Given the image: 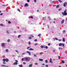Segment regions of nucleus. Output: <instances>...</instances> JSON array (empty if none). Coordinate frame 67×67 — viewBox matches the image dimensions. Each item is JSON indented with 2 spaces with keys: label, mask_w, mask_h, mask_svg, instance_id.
I'll return each instance as SVG.
<instances>
[{
  "label": "nucleus",
  "mask_w": 67,
  "mask_h": 67,
  "mask_svg": "<svg viewBox=\"0 0 67 67\" xmlns=\"http://www.w3.org/2000/svg\"><path fill=\"white\" fill-rule=\"evenodd\" d=\"M0 25H1V26H4V25H3V24H0Z\"/></svg>",
  "instance_id": "19"
},
{
  "label": "nucleus",
  "mask_w": 67,
  "mask_h": 67,
  "mask_svg": "<svg viewBox=\"0 0 67 67\" xmlns=\"http://www.w3.org/2000/svg\"><path fill=\"white\" fill-rule=\"evenodd\" d=\"M17 10L18 11H19V12H20V10L19 9H17Z\"/></svg>",
  "instance_id": "42"
},
{
  "label": "nucleus",
  "mask_w": 67,
  "mask_h": 67,
  "mask_svg": "<svg viewBox=\"0 0 67 67\" xmlns=\"http://www.w3.org/2000/svg\"><path fill=\"white\" fill-rule=\"evenodd\" d=\"M58 40L60 42L62 41V40Z\"/></svg>",
  "instance_id": "48"
},
{
  "label": "nucleus",
  "mask_w": 67,
  "mask_h": 67,
  "mask_svg": "<svg viewBox=\"0 0 67 67\" xmlns=\"http://www.w3.org/2000/svg\"><path fill=\"white\" fill-rule=\"evenodd\" d=\"M48 46H49V45H51V43H49L48 44Z\"/></svg>",
  "instance_id": "47"
},
{
  "label": "nucleus",
  "mask_w": 67,
  "mask_h": 67,
  "mask_svg": "<svg viewBox=\"0 0 67 67\" xmlns=\"http://www.w3.org/2000/svg\"><path fill=\"white\" fill-rule=\"evenodd\" d=\"M5 61L6 62H9V60L8 59L6 58V59Z\"/></svg>",
  "instance_id": "9"
},
{
  "label": "nucleus",
  "mask_w": 67,
  "mask_h": 67,
  "mask_svg": "<svg viewBox=\"0 0 67 67\" xmlns=\"http://www.w3.org/2000/svg\"><path fill=\"white\" fill-rule=\"evenodd\" d=\"M28 6H29V4L27 3H26L24 5V7H28Z\"/></svg>",
  "instance_id": "7"
},
{
  "label": "nucleus",
  "mask_w": 67,
  "mask_h": 67,
  "mask_svg": "<svg viewBox=\"0 0 67 67\" xmlns=\"http://www.w3.org/2000/svg\"><path fill=\"white\" fill-rule=\"evenodd\" d=\"M29 39H31V38H32V37H29Z\"/></svg>",
  "instance_id": "54"
},
{
  "label": "nucleus",
  "mask_w": 67,
  "mask_h": 67,
  "mask_svg": "<svg viewBox=\"0 0 67 67\" xmlns=\"http://www.w3.org/2000/svg\"><path fill=\"white\" fill-rule=\"evenodd\" d=\"M5 44L4 43H2V46L4 47L5 46Z\"/></svg>",
  "instance_id": "5"
},
{
  "label": "nucleus",
  "mask_w": 67,
  "mask_h": 67,
  "mask_svg": "<svg viewBox=\"0 0 67 67\" xmlns=\"http://www.w3.org/2000/svg\"><path fill=\"white\" fill-rule=\"evenodd\" d=\"M25 53L22 54V55H25Z\"/></svg>",
  "instance_id": "56"
},
{
  "label": "nucleus",
  "mask_w": 67,
  "mask_h": 67,
  "mask_svg": "<svg viewBox=\"0 0 67 67\" xmlns=\"http://www.w3.org/2000/svg\"><path fill=\"white\" fill-rule=\"evenodd\" d=\"M60 56H59L58 57V58H60Z\"/></svg>",
  "instance_id": "60"
},
{
  "label": "nucleus",
  "mask_w": 67,
  "mask_h": 67,
  "mask_svg": "<svg viewBox=\"0 0 67 67\" xmlns=\"http://www.w3.org/2000/svg\"><path fill=\"white\" fill-rule=\"evenodd\" d=\"M29 51H31V48H30V49H29Z\"/></svg>",
  "instance_id": "62"
},
{
  "label": "nucleus",
  "mask_w": 67,
  "mask_h": 67,
  "mask_svg": "<svg viewBox=\"0 0 67 67\" xmlns=\"http://www.w3.org/2000/svg\"><path fill=\"white\" fill-rule=\"evenodd\" d=\"M35 65H38V63H35Z\"/></svg>",
  "instance_id": "23"
},
{
  "label": "nucleus",
  "mask_w": 67,
  "mask_h": 67,
  "mask_svg": "<svg viewBox=\"0 0 67 67\" xmlns=\"http://www.w3.org/2000/svg\"><path fill=\"white\" fill-rule=\"evenodd\" d=\"M45 62H46V63H47V62H48V61H47V60H46Z\"/></svg>",
  "instance_id": "24"
},
{
  "label": "nucleus",
  "mask_w": 67,
  "mask_h": 67,
  "mask_svg": "<svg viewBox=\"0 0 67 67\" xmlns=\"http://www.w3.org/2000/svg\"><path fill=\"white\" fill-rule=\"evenodd\" d=\"M66 21H67V18H66Z\"/></svg>",
  "instance_id": "64"
},
{
  "label": "nucleus",
  "mask_w": 67,
  "mask_h": 67,
  "mask_svg": "<svg viewBox=\"0 0 67 67\" xmlns=\"http://www.w3.org/2000/svg\"><path fill=\"white\" fill-rule=\"evenodd\" d=\"M19 66L20 67H23V65H22V64H21L20 65H19Z\"/></svg>",
  "instance_id": "15"
},
{
  "label": "nucleus",
  "mask_w": 67,
  "mask_h": 67,
  "mask_svg": "<svg viewBox=\"0 0 67 67\" xmlns=\"http://www.w3.org/2000/svg\"><path fill=\"white\" fill-rule=\"evenodd\" d=\"M6 64V63H5V62H3V64Z\"/></svg>",
  "instance_id": "36"
},
{
  "label": "nucleus",
  "mask_w": 67,
  "mask_h": 67,
  "mask_svg": "<svg viewBox=\"0 0 67 67\" xmlns=\"http://www.w3.org/2000/svg\"><path fill=\"white\" fill-rule=\"evenodd\" d=\"M2 67H6V66L5 65H2Z\"/></svg>",
  "instance_id": "22"
},
{
  "label": "nucleus",
  "mask_w": 67,
  "mask_h": 67,
  "mask_svg": "<svg viewBox=\"0 0 67 67\" xmlns=\"http://www.w3.org/2000/svg\"><path fill=\"white\" fill-rule=\"evenodd\" d=\"M29 48H30V47H28L27 48V49H29Z\"/></svg>",
  "instance_id": "51"
},
{
  "label": "nucleus",
  "mask_w": 67,
  "mask_h": 67,
  "mask_svg": "<svg viewBox=\"0 0 67 67\" xmlns=\"http://www.w3.org/2000/svg\"><path fill=\"white\" fill-rule=\"evenodd\" d=\"M37 45V44H35V45L36 46V45Z\"/></svg>",
  "instance_id": "63"
},
{
  "label": "nucleus",
  "mask_w": 67,
  "mask_h": 67,
  "mask_svg": "<svg viewBox=\"0 0 67 67\" xmlns=\"http://www.w3.org/2000/svg\"><path fill=\"white\" fill-rule=\"evenodd\" d=\"M64 7H66V4H65V3H64Z\"/></svg>",
  "instance_id": "34"
},
{
  "label": "nucleus",
  "mask_w": 67,
  "mask_h": 67,
  "mask_svg": "<svg viewBox=\"0 0 67 67\" xmlns=\"http://www.w3.org/2000/svg\"><path fill=\"white\" fill-rule=\"evenodd\" d=\"M3 15V13H2L0 14V15Z\"/></svg>",
  "instance_id": "53"
},
{
  "label": "nucleus",
  "mask_w": 67,
  "mask_h": 67,
  "mask_svg": "<svg viewBox=\"0 0 67 67\" xmlns=\"http://www.w3.org/2000/svg\"><path fill=\"white\" fill-rule=\"evenodd\" d=\"M27 1L28 2H30V0H27Z\"/></svg>",
  "instance_id": "45"
},
{
  "label": "nucleus",
  "mask_w": 67,
  "mask_h": 67,
  "mask_svg": "<svg viewBox=\"0 0 67 67\" xmlns=\"http://www.w3.org/2000/svg\"><path fill=\"white\" fill-rule=\"evenodd\" d=\"M43 65L44 66V65H45V64H44V63H43Z\"/></svg>",
  "instance_id": "61"
},
{
  "label": "nucleus",
  "mask_w": 67,
  "mask_h": 67,
  "mask_svg": "<svg viewBox=\"0 0 67 67\" xmlns=\"http://www.w3.org/2000/svg\"><path fill=\"white\" fill-rule=\"evenodd\" d=\"M31 51H34V49L30 48Z\"/></svg>",
  "instance_id": "28"
},
{
  "label": "nucleus",
  "mask_w": 67,
  "mask_h": 67,
  "mask_svg": "<svg viewBox=\"0 0 67 67\" xmlns=\"http://www.w3.org/2000/svg\"><path fill=\"white\" fill-rule=\"evenodd\" d=\"M3 62H5V61L6 60V59H3Z\"/></svg>",
  "instance_id": "20"
},
{
  "label": "nucleus",
  "mask_w": 67,
  "mask_h": 67,
  "mask_svg": "<svg viewBox=\"0 0 67 67\" xmlns=\"http://www.w3.org/2000/svg\"><path fill=\"white\" fill-rule=\"evenodd\" d=\"M59 5H58L56 6V8L57 9L58 8H59Z\"/></svg>",
  "instance_id": "17"
},
{
  "label": "nucleus",
  "mask_w": 67,
  "mask_h": 67,
  "mask_svg": "<svg viewBox=\"0 0 67 67\" xmlns=\"http://www.w3.org/2000/svg\"><path fill=\"white\" fill-rule=\"evenodd\" d=\"M59 49H61V48L60 47H59Z\"/></svg>",
  "instance_id": "58"
},
{
  "label": "nucleus",
  "mask_w": 67,
  "mask_h": 67,
  "mask_svg": "<svg viewBox=\"0 0 67 67\" xmlns=\"http://www.w3.org/2000/svg\"><path fill=\"white\" fill-rule=\"evenodd\" d=\"M37 39H35L34 40V41H35V42H37Z\"/></svg>",
  "instance_id": "41"
},
{
  "label": "nucleus",
  "mask_w": 67,
  "mask_h": 67,
  "mask_svg": "<svg viewBox=\"0 0 67 67\" xmlns=\"http://www.w3.org/2000/svg\"><path fill=\"white\" fill-rule=\"evenodd\" d=\"M30 18H31V19H33V16H31L30 17Z\"/></svg>",
  "instance_id": "43"
},
{
  "label": "nucleus",
  "mask_w": 67,
  "mask_h": 67,
  "mask_svg": "<svg viewBox=\"0 0 67 67\" xmlns=\"http://www.w3.org/2000/svg\"><path fill=\"white\" fill-rule=\"evenodd\" d=\"M45 48H46V49H47V48H48V47H47V46H46L45 47Z\"/></svg>",
  "instance_id": "33"
},
{
  "label": "nucleus",
  "mask_w": 67,
  "mask_h": 67,
  "mask_svg": "<svg viewBox=\"0 0 67 67\" xmlns=\"http://www.w3.org/2000/svg\"><path fill=\"white\" fill-rule=\"evenodd\" d=\"M30 44H31V42L30 41H29V45H30Z\"/></svg>",
  "instance_id": "27"
},
{
  "label": "nucleus",
  "mask_w": 67,
  "mask_h": 67,
  "mask_svg": "<svg viewBox=\"0 0 67 67\" xmlns=\"http://www.w3.org/2000/svg\"><path fill=\"white\" fill-rule=\"evenodd\" d=\"M23 64L24 65H26V63H25V62H23Z\"/></svg>",
  "instance_id": "38"
},
{
  "label": "nucleus",
  "mask_w": 67,
  "mask_h": 67,
  "mask_svg": "<svg viewBox=\"0 0 67 67\" xmlns=\"http://www.w3.org/2000/svg\"><path fill=\"white\" fill-rule=\"evenodd\" d=\"M41 35V34H39L38 35V36H39V37H40V36Z\"/></svg>",
  "instance_id": "44"
},
{
  "label": "nucleus",
  "mask_w": 67,
  "mask_h": 67,
  "mask_svg": "<svg viewBox=\"0 0 67 67\" xmlns=\"http://www.w3.org/2000/svg\"><path fill=\"white\" fill-rule=\"evenodd\" d=\"M32 66H33V64H31L29 65V67H32Z\"/></svg>",
  "instance_id": "8"
},
{
  "label": "nucleus",
  "mask_w": 67,
  "mask_h": 67,
  "mask_svg": "<svg viewBox=\"0 0 67 67\" xmlns=\"http://www.w3.org/2000/svg\"><path fill=\"white\" fill-rule=\"evenodd\" d=\"M64 23V19L61 22V23L62 24H63V23Z\"/></svg>",
  "instance_id": "10"
},
{
  "label": "nucleus",
  "mask_w": 67,
  "mask_h": 67,
  "mask_svg": "<svg viewBox=\"0 0 67 67\" xmlns=\"http://www.w3.org/2000/svg\"><path fill=\"white\" fill-rule=\"evenodd\" d=\"M62 14H63V15H67V13L66 12V10H65L64 12V13L63 12L62 13Z\"/></svg>",
  "instance_id": "1"
},
{
  "label": "nucleus",
  "mask_w": 67,
  "mask_h": 67,
  "mask_svg": "<svg viewBox=\"0 0 67 67\" xmlns=\"http://www.w3.org/2000/svg\"><path fill=\"white\" fill-rule=\"evenodd\" d=\"M55 38V39L56 40H58V39H57V38Z\"/></svg>",
  "instance_id": "55"
},
{
  "label": "nucleus",
  "mask_w": 67,
  "mask_h": 67,
  "mask_svg": "<svg viewBox=\"0 0 67 67\" xmlns=\"http://www.w3.org/2000/svg\"><path fill=\"white\" fill-rule=\"evenodd\" d=\"M62 10V8H60L58 9V11H61Z\"/></svg>",
  "instance_id": "35"
},
{
  "label": "nucleus",
  "mask_w": 67,
  "mask_h": 67,
  "mask_svg": "<svg viewBox=\"0 0 67 67\" xmlns=\"http://www.w3.org/2000/svg\"><path fill=\"white\" fill-rule=\"evenodd\" d=\"M65 3V4H67V2H65V3Z\"/></svg>",
  "instance_id": "59"
},
{
  "label": "nucleus",
  "mask_w": 67,
  "mask_h": 67,
  "mask_svg": "<svg viewBox=\"0 0 67 67\" xmlns=\"http://www.w3.org/2000/svg\"><path fill=\"white\" fill-rule=\"evenodd\" d=\"M44 54V53H43V52H41L40 53V55H42V54Z\"/></svg>",
  "instance_id": "26"
},
{
  "label": "nucleus",
  "mask_w": 67,
  "mask_h": 67,
  "mask_svg": "<svg viewBox=\"0 0 67 67\" xmlns=\"http://www.w3.org/2000/svg\"><path fill=\"white\" fill-rule=\"evenodd\" d=\"M26 53H28L29 54V55H31V52H29V51H27L26 52Z\"/></svg>",
  "instance_id": "6"
},
{
  "label": "nucleus",
  "mask_w": 67,
  "mask_h": 67,
  "mask_svg": "<svg viewBox=\"0 0 67 67\" xmlns=\"http://www.w3.org/2000/svg\"><path fill=\"white\" fill-rule=\"evenodd\" d=\"M8 23L9 24H11V22L10 21H8Z\"/></svg>",
  "instance_id": "29"
},
{
  "label": "nucleus",
  "mask_w": 67,
  "mask_h": 67,
  "mask_svg": "<svg viewBox=\"0 0 67 67\" xmlns=\"http://www.w3.org/2000/svg\"><path fill=\"white\" fill-rule=\"evenodd\" d=\"M25 59L26 62H29L30 60V57L25 58Z\"/></svg>",
  "instance_id": "2"
},
{
  "label": "nucleus",
  "mask_w": 67,
  "mask_h": 67,
  "mask_svg": "<svg viewBox=\"0 0 67 67\" xmlns=\"http://www.w3.org/2000/svg\"><path fill=\"white\" fill-rule=\"evenodd\" d=\"M39 61H41V62H42V61H43V59H39Z\"/></svg>",
  "instance_id": "13"
},
{
  "label": "nucleus",
  "mask_w": 67,
  "mask_h": 67,
  "mask_svg": "<svg viewBox=\"0 0 67 67\" xmlns=\"http://www.w3.org/2000/svg\"><path fill=\"white\" fill-rule=\"evenodd\" d=\"M40 47L41 48H44V47L42 46H40Z\"/></svg>",
  "instance_id": "18"
},
{
  "label": "nucleus",
  "mask_w": 67,
  "mask_h": 67,
  "mask_svg": "<svg viewBox=\"0 0 67 67\" xmlns=\"http://www.w3.org/2000/svg\"><path fill=\"white\" fill-rule=\"evenodd\" d=\"M53 39L54 41H55V38H53Z\"/></svg>",
  "instance_id": "57"
},
{
  "label": "nucleus",
  "mask_w": 67,
  "mask_h": 67,
  "mask_svg": "<svg viewBox=\"0 0 67 67\" xmlns=\"http://www.w3.org/2000/svg\"><path fill=\"white\" fill-rule=\"evenodd\" d=\"M5 51L6 52H8V49H6V50H5Z\"/></svg>",
  "instance_id": "32"
},
{
  "label": "nucleus",
  "mask_w": 67,
  "mask_h": 67,
  "mask_svg": "<svg viewBox=\"0 0 67 67\" xmlns=\"http://www.w3.org/2000/svg\"><path fill=\"white\" fill-rule=\"evenodd\" d=\"M46 67H48V66L47 65H46Z\"/></svg>",
  "instance_id": "46"
},
{
  "label": "nucleus",
  "mask_w": 67,
  "mask_h": 67,
  "mask_svg": "<svg viewBox=\"0 0 67 67\" xmlns=\"http://www.w3.org/2000/svg\"><path fill=\"white\" fill-rule=\"evenodd\" d=\"M6 33L8 34H9V33H10V32H9V31L7 30H6Z\"/></svg>",
  "instance_id": "14"
},
{
  "label": "nucleus",
  "mask_w": 67,
  "mask_h": 67,
  "mask_svg": "<svg viewBox=\"0 0 67 67\" xmlns=\"http://www.w3.org/2000/svg\"><path fill=\"white\" fill-rule=\"evenodd\" d=\"M18 64V63L16 62H15L14 63L13 65H17Z\"/></svg>",
  "instance_id": "12"
},
{
  "label": "nucleus",
  "mask_w": 67,
  "mask_h": 67,
  "mask_svg": "<svg viewBox=\"0 0 67 67\" xmlns=\"http://www.w3.org/2000/svg\"><path fill=\"white\" fill-rule=\"evenodd\" d=\"M15 62H16V63H18V61L17 60H15Z\"/></svg>",
  "instance_id": "39"
},
{
  "label": "nucleus",
  "mask_w": 67,
  "mask_h": 67,
  "mask_svg": "<svg viewBox=\"0 0 67 67\" xmlns=\"http://www.w3.org/2000/svg\"><path fill=\"white\" fill-rule=\"evenodd\" d=\"M52 59L51 58H50L49 60V62L51 63H53V62L52 61Z\"/></svg>",
  "instance_id": "4"
},
{
  "label": "nucleus",
  "mask_w": 67,
  "mask_h": 67,
  "mask_svg": "<svg viewBox=\"0 0 67 67\" xmlns=\"http://www.w3.org/2000/svg\"><path fill=\"white\" fill-rule=\"evenodd\" d=\"M34 1L35 3H36V0H34Z\"/></svg>",
  "instance_id": "40"
},
{
  "label": "nucleus",
  "mask_w": 67,
  "mask_h": 67,
  "mask_svg": "<svg viewBox=\"0 0 67 67\" xmlns=\"http://www.w3.org/2000/svg\"><path fill=\"white\" fill-rule=\"evenodd\" d=\"M15 52H17V53H18V54H19V52H18V51L17 50H15Z\"/></svg>",
  "instance_id": "37"
},
{
  "label": "nucleus",
  "mask_w": 67,
  "mask_h": 67,
  "mask_svg": "<svg viewBox=\"0 0 67 67\" xmlns=\"http://www.w3.org/2000/svg\"><path fill=\"white\" fill-rule=\"evenodd\" d=\"M62 62L63 64H64V63H65V61H64V60H62Z\"/></svg>",
  "instance_id": "16"
},
{
  "label": "nucleus",
  "mask_w": 67,
  "mask_h": 67,
  "mask_svg": "<svg viewBox=\"0 0 67 67\" xmlns=\"http://www.w3.org/2000/svg\"><path fill=\"white\" fill-rule=\"evenodd\" d=\"M21 60H22V61H23V60H24V59H23V58H22V59H21Z\"/></svg>",
  "instance_id": "49"
},
{
  "label": "nucleus",
  "mask_w": 67,
  "mask_h": 67,
  "mask_svg": "<svg viewBox=\"0 0 67 67\" xmlns=\"http://www.w3.org/2000/svg\"><path fill=\"white\" fill-rule=\"evenodd\" d=\"M55 2V1H53L52 2V3H54V2Z\"/></svg>",
  "instance_id": "52"
},
{
  "label": "nucleus",
  "mask_w": 67,
  "mask_h": 67,
  "mask_svg": "<svg viewBox=\"0 0 67 67\" xmlns=\"http://www.w3.org/2000/svg\"><path fill=\"white\" fill-rule=\"evenodd\" d=\"M34 56L35 57H37V56H36V55L35 54H34Z\"/></svg>",
  "instance_id": "25"
},
{
  "label": "nucleus",
  "mask_w": 67,
  "mask_h": 67,
  "mask_svg": "<svg viewBox=\"0 0 67 67\" xmlns=\"http://www.w3.org/2000/svg\"><path fill=\"white\" fill-rule=\"evenodd\" d=\"M58 1H59V2H60V3H62V1H60V0H58Z\"/></svg>",
  "instance_id": "31"
},
{
  "label": "nucleus",
  "mask_w": 67,
  "mask_h": 67,
  "mask_svg": "<svg viewBox=\"0 0 67 67\" xmlns=\"http://www.w3.org/2000/svg\"><path fill=\"white\" fill-rule=\"evenodd\" d=\"M66 31H65V30H63V33H65V32Z\"/></svg>",
  "instance_id": "50"
},
{
  "label": "nucleus",
  "mask_w": 67,
  "mask_h": 67,
  "mask_svg": "<svg viewBox=\"0 0 67 67\" xmlns=\"http://www.w3.org/2000/svg\"><path fill=\"white\" fill-rule=\"evenodd\" d=\"M62 41L64 42H65V38H63Z\"/></svg>",
  "instance_id": "11"
},
{
  "label": "nucleus",
  "mask_w": 67,
  "mask_h": 67,
  "mask_svg": "<svg viewBox=\"0 0 67 67\" xmlns=\"http://www.w3.org/2000/svg\"><path fill=\"white\" fill-rule=\"evenodd\" d=\"M64 44H65V43H60L59 44V46H62V45H63V47H64Z\"/></svg>",
  "instance_id": "3"
},
{
  "label": "nucleus",
  "mask_w": 67,
  "mask_h": 67,
  "mask_svg": "<svg viewBox=\"0 0 67 67\" xmlns=\"http://www.w3.org/2000/svg\"><path fill=\"white\" fill-rule=\"evenodd\" d=\"M21 36V35H19L18 36V38H19V37H20Z\"/></svg>",
  "instance_id": "30"
},
{
  "label": "nucleus",
  "mask_w": 67,
  "mask_h": 67,
  "mask_svg": "<svg viewBox=\"0 0 67 67\" xmlns=\"http://www.w3.org/2000/svg\"><path fill=\"white\" fill-rule=\"evenodd\" d=\"M10 40L9 39H8V40H7L8 42H10Z\"/></svg>",
  "instance_id": "21"
}]
</instances>
